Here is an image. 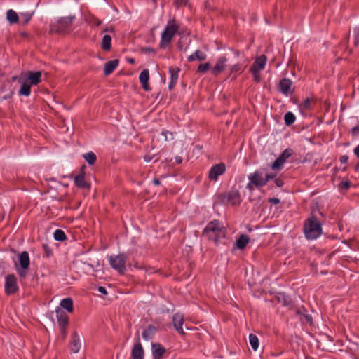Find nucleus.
Segmentation results:
<instances>
[{"mask_svg": "<svg viewBox=\"0 0 359 359\" xmlns=\"http://www.w3.org/2000/svg\"><path fill=\"white\" fill-rule=\"evenodd\" d=\"M129 62L134 63L135 62L134 59H130Z\"/></svg>", "mask_w": 359, "mask_h": 359, "instance_id": "338daca9", "label": "nucleus"}, {"mask_svg": "<svg viewBox=\"0 0 359 359\" xmlns=\"http://www.w3.org/2000/svg\"><path fill=\"white\" fill-rule=\"evenodd\" d=\"M285 123L287 126L292 124L295 121V116L292 112H287L284 116Z\"/></svg>", "mask_w": 359, "mask_h": 359, "instance_id": "f704fd0d", "label": "nucleus"}, {"mask_svg": "<svg viewBox=\"0 0 359 359\" xmlns=\"http://www.w3.org/2000/svg\"><path fill=\"white\" fill-rule=\"evenodd\" d=\"M275 184L277 187H281L284 184V182H283V180H281L280 178H276L275 180Z\"/></svg>", "mask_w": 359, "mask_h": 359, "instance_id": "de8ad7c7", "label": "nucleus"}, {"mask_svg": "<svg viewBox=\"0 0 359 359\" xmlns=\"http://www.w3.org/2000/svg\"><path fill=\"white\" fill-rule=\"evenodd\" d=\"M60 331H61V333L63 335V337H65V336H66L65 328H63V329L60 328Z\"/></svg>", "mask_w": 359, "mask_h": 359, "instance_id": "052dcab7", "label": "nucleus"}, {"mask_svg": "<svg viewBox=\"0 0 359 359\" xmlns=\"http://www.w3.org/2000/svg\"><path fill=\"white\" fill-rule=\"evenodd\" d=\"M266 62V57L264 55L257 57L253 65L250 67L252 70L261 71L264 69Z\"/></svg>", "mask_w": 359, "mask_h": 359, "instance_id": "6ab92c4d", "label": "nucleus"}, {"mask_svg": "<svg viewBox=\"0 0 359 359\" xmlns=\"http://www.w3.org/2000/svg\"><path fill=\"white\" fill-rule=\"evenodd\" d=\"M354 43L355 46H357L359 43V32L355 36Z\"/></svg>", "mask_w": 359, "mask_h": 359, "instance_id": "5fc2aeb1", "label": "nucleus"}, {"mask_svg": "<svg viewBox=\"0 0 359 359\" xmlns=\"http://www.w3.org/2000/svg\"><path fill=\"white\" fill-rule=\"evenodd\" d=\"M6 19L11 24H14L18 22L19 17L15 11L10 9L6 13Z\"/></svg>", "mask_w": 359, "mask_h": 359, "instance_id": "bb28decb", "label": "nucleus"}, {"mask_svg": "<svg viewBox=\"0 0 359 359\" xmlns=\"http://www.w3.org/2000/svg\"><path fill=\"white\" fill-rule=\"evenodd\" d=\"M189 0H175V5L177 7L184 6L187 4Z\"/></svg>", "mask_w": 359, "mask_h": 359, "instance_id": "a18cd8bd", "label": "nucleus"}, {"mask_svg": "<svg viewBox=\"0 0 359 359\" xmlns=\"http://www.w3.org/2000/svg\"><path fill=\"white\" fill-rule=\"evenodd\" d=\"M83 158L88 163L89 165H93L97 159L96 155L91 151L83 154Z\"/></svg>", "mask_w": 359, "mask_h": 359, "instance_id": "2f4dec72", "label": "nucleus"}, {"mask_svg": "<svg viewBox=\"0 0 359 359\" xmlns=\"http://www.w3.org/2000/svg\"><path fill=\"white\" fill-rule=\"evenodd\" d=\"M28 76L27 79L29 81L30 85H37L41 82V72H27Z\"/></svg>", "mask_w": 359, "mask_h": 359, "instance_id": "aec40b11", "label": "nucleus"}, {"mask_svg": "<svg viewBox=\"0 0 359 359\" xmlns=\"http://www.w3.org/2000/svg\"><path fill=\"white\" fill-rule=\"evenodd\" d=\"M55 313L60 327L62 329L65 328L68 324V316L67 313L59 307L55 309Z\"/></svg>", "mask_w": 359, "mask_h": 359, "instance_id": "4468645a", "label": "nucleus"}, {"mask_svg": "<svg viewBox=\"0 0 359 359\" xmlns=\"http://www.w3.org/2000/svg\"><path fill=\"white\" fill-rule=\"evenodd\" d=\"M151 351L154 359H162L165 353V348L158 343L152 344Z\"/></svg>", "mask_w": 359, "mask_h": 359, "instance_id": "f3484780", "label": "nucleus"}, {"mask_svg": "<svg viewBox=\"0 0 359 359\" xmlns=\"http://www.w3.org/2000/svg\"><path fill=\"white\" fill-rule=\"evenodd\" d=\"M60 306L69 313L73 311V301L71 298L63 299L60 302Z\"/></svg>", "mask_w": 359, "mask_h": 359, "instance_id": "cd10ccee", "label": "nucleus"}, {"mask_svg": "<svg viewBox=\"0 0 359 359\" xmlns=\"http://www.w3.org/2000/svg\"><path fill=\"white\" fill-rule=\"evenodd\" d=\"M203 236L217 243L220 238L225 237V229L217 221L210 222L203 231Z\"/></svg>", "mask_w": 359, "mask_h": 359, "instance_id": "f257e3e1", "label": "nucleus"}, {"mask_svg": "<svg viewBox=\"0 0 359 359\" xmlns=\"http://www.w3.org/2000/svg\"><path fill=\"white\" fill-rule=\"evenodd\" d=\"M156 332V327L152 325H149L142 333V337L144 340H149L153 338L154 334Z\"/></svg>", "mask_w": 359, "mask_h": 359, "instance_id": "c85d7f7f", "label": "nucleus"}, {"mask_svg": "<svg viewBox=\"0 0 359 359\" xmlns=\"http://www.w3.org/2000/svg\"><path fill=\"white\" fill-rule=\"evenodd\" d=\"M210 65L209 62L201 64L198 67V72L201 73H205L207 70L210 69Z\"/></svg>", "mask_w": 359, "mask_h": 359, "instance_id": "ea45409f", "label": "nucleus"}, {"mask_svg": "<svg viewBox=\"0 0 359 359\" xmlns=\"http://www.w3.org/2000/svg\"><path fill=\"white\" fill-rule=\"evenodd\" d=\"M144 349L138 340L132 348V358L133 359H144Z\"/></svg>", "mask_w": 359, "mask_h": 359, "instance_id": "dca6fc26", "label": "nucleus"}, {"mask_svg": "<svg viewBox=\"0 0 359 359\" xmlns=\"http://www.w3.org/2000/svg\"><path fill=\"white\" fill-rule=\"evenodd\" d=\"M355 170L357 172H359V163L358 165H355Z\"/></svg>", "mask_w": 359, "mask_h": 359, "instance_id": "69168bd1", "label": "nucleus"}, {"mask_svg": "<svg viewBox=\"0 0 359 359\" xmlns=\"http://www.w3.org/2000/svg\"><path fill=\"white\" fill-rule=\"evenodd\" d=\"M176 84V83H172V80L170 81L169 88L171 89L173 88V86Z\"/></svg>", "mask_w": 359, "mask_h": 359, "instance_id": "680f3d73", "label": "nucleus"}, {"mask_svg": "<svg viewBox=\"0 0 359 359\" xmlns=\"http://www.w3.org/2000/svg\"><path fill=\"white\" fill-rule=\"evenodd\" d=\"M355 155L359 158V144L354 149Z\"/></svg>", "mask_w": 359, "mask_h": 359, "instance_id": "864d4df0", "label": "nucleus"}, {"mask_svg": "<svg viewBox=\"0 0 359 359\" xmlns=\"http://www.w3.org/2000/svg\"><path fill=\"white\" fill-rule=\"evenodd\" d=\"M276 176V174L275 173H267L265 177H264L261 171H255L248 176L250 182L247 184V188L252 189L253 185L257 188L264 187L268 181L275 178Z\"/></svg>", "mask_w": 359, "mask_h": 359, "instance_id": "f03ea898", "label": "nucleus"}, {"mask_svg": "<svg viewBox=\"0 0 359 359\" xmlns=\"http://www.w3.org/2000/svg\"><path fill=\"white\" fill-rule=\"evenodd\" d=\"M350 187L351 182L349 181H343L339 184V189L341 191H346L350 188Z\"/></svg>", "mask_w": 359, "mask_h": 359, "instance_id": "58836bf2", "label": "nucleus"}, {"mask_svg": "<svg viewBox=\"0 0 359 359\" xmlns=\"http://www.w3.org/2000/svg\"><path fill=\"white\" fill-rule=\"evenodd\" d=\"M175 161L177 164H180L182 162V158L180 156H177Z\"/></svg>", "mask_w": 359, "mask_h": 359, "instance_id": "4d7b16f0", "label": "nucleus"}, {"mask_svg": "<svg viewBox=\"0 0 359 359\" xmlns=\"http://www.w3.org/2000/svg\"><path fill=\"white\" fill-rule=\"evenodd\" d=\"M119 61L117 59L108 61L104 65V74L109 75L118 65Z\"/></svg>", "mask_w": 359, "mask_h": 359, "instance_id": "4be33fe9", "label": "nucleus"}, {"mask_svg": "<svg viewBox=\"0 0 359 359\" xmlns=\"http://www.w3.org/2000/svg\"><path fill=\"white\" fill-rule=\"evenodd\" d=\"M142 51L147 53H154V49L151 48H142Z\"/></svg>", "mask_w": 359, "mask_h": 359, "instance_id": "603ef678", "label": "nucleus"}, {"mask_svg": "<svg viewBox=\"0 0 359 359\" xmlns=\"http://www.w3.org/2000/svg\"><path fill=\"white\" fill-rule=\"evenodd\" d=\"M74 183L79 188L86 189H89L90 188V184L85 180L83 174L76 175L74 177Z\"/></svg>", "mask_w": 359, "mask_h": 359, "instance_id": "412c9836", "label": "nucleus"}, {"mask_svg": "<svg viewBox=\"0 0 359 359\" xmlns=\"http://www.w3.org/2000/svg\"><path fill=\"white\" fill-rule=\"evenodd\" d=\"M327 238H332V239H333V238H334V237H333L332 236H330H330H327Z\"/></svg>", "mask_w": 359, "mask_h": 359, "instance_id": "774afa93", "label": "nucleus"}, {"mask_svg": "<svg viewBox=\"0 0 359 359\" xmlns=\"http://www.w3.org/2000/svg\"><path fill=\"white\" fill-rule=\"evenodd\" d=\"M139 79L143 89L146 91H149L150 90V87L148 83L149 79V70L147 69L142 70L139 76Z\"/></svg>", "mask_w": 359, "mask_h": 359, "instance_id": "a211bd4d", "label": "nucleus"}, {"mask_svg": "<svg viewBox=\"0 0 359 359\" xmlns=\"http://www.w3.org/2000/svg\"><path fill=\"white\" fill-rule=\"evenodd\" d=\"M169 72L170 74L171 80H172V83H177L180 69L170 67L169 68Z\"/></svg>", "mask_w": 359, "mask_h": 359, "instance_id": "473e14b6", "label": "nucleus"}, {"mask_svg": "<svg viewBox=\"0 0 359 359\" xmlns=\"http://www.w3.org/2000/svg\"><path fill=\"white\" fill-rule=\"evenodd\" d=\"M250 72L253 75V79L254 80L256 81V82H259L260 81V79H261V77H260V74L259 73V71H256V70H252V69H250Z\"/></svg>", "mask_w": 359, "mask_h": 359, "instance_id": "79ce46f5", "label": "nucleus"}, {"mask_svg": "<svg viewBox=\"0 0 359 359\" xmlns=\"http://www.w3.org/2000/svg\"><path fill=\"white\" fill-rule=\"evenodd\" d=\"M53 236H54V238L56 241H63L67 239V237H66V235H65V232L62 230H61V229H57L54 232Z\"/></svg>", "mask_w": 359, "mask_h": 359, "instance_id": "72a5a7b5", "label": "nucleus"}, {"mask_svg": "<svg viewBox=\"0 0 359 359\" xmlns=\"http://www.w3.org/2000/svg\"><path fill=\"white\" fill-rule=\"evenodd\" d=\"M242 71V67L240 64H236L230 67V73H236Z\"/></svg>", "mask_w": 359, "mask_h": 359, "instance_id": "a19ab883", "label": "nucleus"}, {"mask_svg": "<svg viewBox=\"0 0 359 359\" xmlns=\"http://www.w3.org/2000/svg\"><path fill=\"white\" fill-rule=\"evenodd\" d=\"M93 23H94V25H96V26H99V25H101L102 21H101V20H98V19H95V20H93Z\"/></svg>", "mask_w": 359, "mask_h": 359, "instance_id": "6e6d98bb", "label": "nucleus"}, {"mask_svg": "<svg viewBox=\"0 0 359 359\" xmlns=\"http://www.w3.org/2000/svg\"><path fill=\"white\" fill-rule=\"evenodd\" d=\"M348 156L344 155V156H342L340 157V162L341 163H346L348 161Z\"/></svg>", "mask_w": 359, "mask_h": 359, "instance_id": "8fccbe9b", "label": "nucleus"}, {"mask_svg": "<svg viewBox=\"0 0 359 359\" xmlns=\"http://www.w3.org/2000/svg\"><path fill=\"white\" fill-rule=\"evenodd\" d=\"M111 37L106 34L103 36L102 42H101V47L103 50L104 51H109L111 49Z\"/></svg>", "mask_w": 359, "mask_h": 359, "instance_id": "a878e982", "label": "nucleus"}, {"mask_svg": "<svg viewBox=\"0 0 359 359\" xmlns=\"http://www.w3.org/2000/svg\"><path fill=\"white\" fill-rule=\"evenodd\" d=\"M30 84L27 83H22L20 89L19 90V95L29 96L31 93Z\"/></svg>", "mask_w": 359, "mask_h": 359, "instance_id": "7c9ffc66", "label": "nucleus"}, {"mask_svg": "<svg viewBox=\"0 0 359 359\" xmlns=\"http://www.w3.org/2000/svg\"><path fill=\"white\" fill-rule=\"evenodd\" d=\"M207 55L205 53L198 50L194 54L189 55L188 60L189 62L194 60L203 61L206 59Z\"/></svg>", "mask_w": 359, "mask_h": 359, "instance_id": "b1692460", "label": "nucleus"}, {"mask_svg": "<svg viewBox=\"0 0 359 359\" xmlns=\"http://www.w3.org/2000/svg\"><path fill=\"white\" fill-rule=\"evenodd\" d=\"M351 133L353 135H359V124L352 128Z\"/></svg>", "mask_w": 359, "mask_h": 359, "instance_id": "49530a36", "label": "nucleus"}, {"mask_svg": "<svg viewBox=\"0 0 359 359\" xmlns=\"http://www.w3.org/2000/svg\"><path fill=\"white\" fill-rule=\"evenodd\" d=\"M293 151L291 149H286L282 154L271 165L273 170H280L285 161L292 156Z\"/></svg>", "mask_w": 359, "mask_h": 359, "instance_id": "6e6552de", "label": "nucleus"}, {"mask_svg": "<svg viewBox=\"0 0 359 359\" xmlns=\"http://www.w3.org/2000/svg\"><path fill=\"white\" fill-rule=\"evenodd\" d=\"M179 27V25L175 20L168 21L165 30L161 34V47L165 48L170 43L175 34L178 31Z\"/></svg>", "mask_w": 359, "mask_h": 359, "instance_id": "7ed1b4c3", "label": "nucleus"}, {"mask_svg": "<svg viewBox=\"0 0 359 359\" xmlns=\"http://www.w3.org/2000/svg\"><path fill=\"white\" fill-rule=\"evenodd\" d=\"M227 58L224 56L220 57L217 59V62L214 67L211 69V73L214 76H218L222 73L226 66Z\"/></svg>", "mask_w": 359, "mask_h": 359, "instance_id": "f8f14e48", "label": "nucleus"}, {"mask_svg": "<svg viewBox=\"0 0 359 359\" xmlns=\"http://www.w3.org/2000/svg\"><path fill=\"white\" fill-rule=\"evenodd\" d=\"M20 16L22 20L23 24L26 25L29 22V20L32 16V13H29V12L22 13H20Z\"/></svg>", "mask_w": 359, "mask_h": 359, "instance_id": "c9c22d12", "label": "nucleus"}, {"mask_svg": "<svg viewBox=\"0 0 359 359\" xmlns=\"http://www.w3.org/2000/svg\"><path fill=\"white\" fill-rule=\"evenodd\" d=\"M225 171V165L222 163L212 166L209 172L208 177L210 180H217L218 177Z\"/></svg>", "mask_w": 359, "mask_h": 359, "instance_id": "9b49d317", "label": "nucleus"}, {"mask_svg": "<svg viewBox=\"0 0 359 359\" xmlns=\"http://www.w3.org/2000/svg\"><path fill=\"white\" fill-rule=\"evenodd\" d=\"M184 323V316L180 313H176L172 316V323L175 330L181 334H184L182 325Z\"/></svg>", "mask_w": 359, "mask_h": 359, "instance_id": "2eb2a0df", "label": "nucleus"}, {"mask_svg": "<svg viewBox=\"0 0 359 359\" xmlns=\"http://www.w3.org/2000/svg\"><path fill=\"white\" fill-rule=\"evenodd\" d=\"M269 202L273 204H278L280 203V199L278 198H271L269 199Z\"/></svg>", "mask_w": 359, "mask_h": 359, "instance_id": "09e8293b", "label": "nucleus"}, {"mask_svg": "<svg viewBox=\"0 0 359 359\" xmlns=\"http://www.w3.org/2000/svg\"><path fill=\"white\" fill-rule=\"evenodd\" d=\"M292 82L289 79H283L279 83L280 90L285 95H288L293 93L292 88Z\"/></svg>", "mask_w": 359, "mask_h": 359, "instance_id": "ddd939ff", "label": "nucleus"}, {"mask_svg": "<svg viewBox=\"0 0 359 359\" xmlns=\"http://www.w3.org/2000/svg\"><path fill=\"white\" fill-rule=\"evenodd\" d=\"M74 16L61 18L50 26V32L62 34L65 33L72 24Z\"/></svg>", "mask_w": 359, "mask_h": 359, "instance_id": "20e7f679", "label": "nucleus"}, {"mask_svg": "<svg viewBox=\"0 0 359 359\" xmlns=\"http://www.w3.org/2000/svg\"><path fill=\"white\" fill-rule=\"evenodd\" d=\"M109 262L111 266L117 271L119 273L123 274L126 271V262L127 256L124 254L117 255H111L109 257Z\"/></svg>", "mask_w": 359, "mask_h": 359, "instance_id": "39448f33", "label": "nucleus"}, {"mask_svg": "<svg viewBox=\"0 0 359 359\" xmlns=\"http://www.w3.org/2000/svg\"><path fill=\"white\" fill-rule=\"evenodd\" d=\"M321 234H323L322 224L316 219V239H317Z\"/></svg>", "mask_w": 359, "mask_h": 359, "instance_id": "e433bc0d", "label": "nucleus"}, {"mask_svg": "<svg viewBox=\"0 0 359 359\" xmlns=\"http://www.w3.org/2000/svg\"><path fill=\"white\" fill-rule=\"evenodd\" d=\"M18 290L17 280L14 275H8L6 277L5 291L7 294H14Z\"/></svg>", "mask_w": 359, "mask_h": 359, "instance_id": "1a4fd4ad", "label": "nucleus"}, {"mask_svg": "<svg viewBox=\"0 0 359 359\" xmlns=\"http://www.w3.org/2000/svg\"><path fill=\"white\" fill-rule=\"evenodd\" d=\"M98 291H99L100 293H102V294H105V295L107 294V292L106 288H105L104 287H102V286H100V287H98Z\"/></svg>", "mask_w": 359, "mask_h": 359, "instance_id": "3c124183", "label": "nucleus"}, {"mask_svg": "<svg viewBox=\"0 0 359 359\" xmlns=\"http://www.w3.org/2000/svg\"><path fill=\"white\" fill-rule=\"evenodd\" d=\"M144 160H145V161L149 162V161H150L151 160V158L150 156H144Z\"/></svg>", "mask_w": 359, "mask_h": 359, "instance_id": "e2e57ef3", "label": "nucleus"}, {"mask_svg": "<svg viewBox=\"0 0 359 359\" xmlns=\"http://www.w3.org/2000/svg\"><path fill=\"white\" fill-rule=\"evenodd\" d=\"M113 28L110 27V28H106L103 30L104 32H113Z\"/></svg>", "mask_w": 359, "mask_h": 359, "instance_id": "0e129e2a", "label": "nucleus"}, {"mask_svg": "<svg viewBox=\"0 0 359 359\" xmlns=\"http://www.w3.org/2000/svg\"><path fill=\"white\" fill-rule=\"evenodd\" d=\"M304 232L307 239L312 240L314 238V217L313 215L306 221Z\"/></svg>", "mask_w": 359, "mask_h": 359, "instance_id": "9d476101", "label": "nucleus"}, {"mask_svg": "<svg viewBox=\"0 0 359 359\" xmlns=\"http://www.w3.org/2000/svg\"><path fill=\"white\" fill-rule=\"evenodd\" d=\"M223 203H230L232 205H238L241 203V199L238 190H231L227 193L220 194L218 196Z\"/></svg>", "mask_w": 359, "mask_h": 359, "instance_id": "423d86ee", "label": "nucleus"}, {"mask_svg": "<svg viewBox=\"0 0 359 359\" xmlns=\"http://www.w3.org/2000/svg\"><path fill=\"white\" fill-rule=\"evenodd\" d=\"M161 134L165 137V141L173 140V134L172 133H169L168 131H163Z\"/></svg>", "mask_w": 359, "mask_h": 359, "instance_id": "c03bdc74", "label": "nucleus"}, {"mask_svg": "<svg viewBox=\"0 0 359 359\" xmlns=\"http://www.w3.org/2000/svg\"><path fill=\"white\" fill-rule=\"evenodd\" d=\"M81 348V342L79 337L76 333H74L72 337V341L71 343V351L74 353H76L79 352Z\"/></svg>", "mask_w": 359, "mask_h": 359, "instance_id": "5701e85b", "label": "nucleus"}, {"mask_svg": "<svg viewBox=\"0 0 359 359\" xmlns=\"http://www.w3.org/2000/svg\"><path fill=\"white\" fill-rule=\"evenodd\" d=\"M43 248L45 251L46 256L47 257H49L52 255V250L50 249V248L48 245V244H43Z\"/></svg>", "mask_w": 359, "mask_h": 359, "instance_id": "37998d69", "label": "nucleus"}, {"mask_svg": "<svg viewBox=\"0 0 359 359\" xmlns=\"http://www.w3.org/2000/svg\"><path fill=\"white\" fill-rule=\"evenodd\" d=\"M305 318H306V320H307L308 322H309L310 323H312V317H311V316H305Z\"/></svg>", "mask_w": 359, "mask_h": 359, "instance_id": "13d9d810", "label": "nucleus"}, {"mask_svg": "<svg viewBox=\"0 0 359 359\" xmlns=\"http://www.w3.org/2000/svg\"><path fill=\"white\" fill-rule=\"evenodd\" d=\"M312 99L306 98L304 103L300 105V109L302 111L309 109L311 107Z\"/></svg>", "mask_w": 359, "mask_h": 359, "instance_id": "4c0bfd02", "label": "nucleus"}, {"mask_svg": "<svg viewBox=\"0 0 359 359\" xmlns=\"http://www.w3.org/2000/svg\"><path fill=\"white\" fill-rule=\"evenodd\" d=\"M250 344L254 351L258 349L259 341L258 337L254 334H250L249 335Z\"/></svg>", "mask_w": 359, "mask_h": 359, "instance_id": "c756f323", "label": "nucleus"}, {"mask_svg": "<svg viewBox=\"0 0 359 359\" xmlns=\"http://www.w3.org/2000/svg\"><path fill=\"white\" fill-rule=\"evenodd\" d=\"M20 269H18V274L20 278H25L27 276V271L29 266V257L27 251L22 252L19 257Z\"/></svg>", "mask_w": 359, "mask_h": 359, "instance_id": "0eeeda50", "label": "nucleus"}, {"mask_svg": "<svg viewBox=\"0 0 359 359\" xmlns=\"http://www.w3.org/2000/svg\"><path fill=\"white\" fill-rule=\"evenodd\" d=\"M249 236L245 234H242L236 241V245L238 249H243L249 243Z\"/></svg>", "mask_w": 359, "mask_h": 359, "instance_id": "393cba45", "label": "nucleus"}, {"mask_svg": "<svg viewBox=\"0 0 359 359\" xmlns=\"http://www.w3.org/2000/svg\"><path fill=\"white\" fill-rule=\"evenodd\" d=\"M153 182H154V184L155 185H159V184H160V181H159V180H158V179H155V180H154Z\"/></svg>", "mask_w": 359, "mask_h": 359, "instance_id": "bf43d9fd", "label": "nucleus"}]
</instances>
